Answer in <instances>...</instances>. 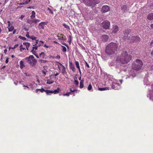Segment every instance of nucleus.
<instances>
[{
	"label": "nucleus",
	"mask_w": 153,
	"mask_h": 153,
	"mask_svg": "<svg viewBox=\"0 0 153 153\" xmlns=\"http://www.w3.org/2000/svg\"><path fill=\"white\" fill-rule=\"evenodd\" d=\"M118 47V45L117 43L111 42L106 47L105 52L109 55L113 54L117 51Z\"/></svg>",
	"instance_id": "obj_1"
},
{
	"label": "nucleus",
	"mask_w": 153,
	"mask_h": 153,
	"mask_svg": "<svg viewBox=\"0 0 153 153\" xmlns=\"http://www.w3.org/2000/svg\"><path fill=\"white\" fill-rule=\"evenodd\" d=\"M131 60V56L126 51H123L117 58V61H120L122 64L127 63Z\"/></svg>",
	"instance_id": "obj_2"
},
{
	"label": "nucleus",
	"mask_w": 153,
	"mask_h": 153,
	"mask_svg": "<svg viewBox=\"0 0 153 153\" xmlns=\"http://www.w3.org/2000/svg\"><path fill=\"white\" fill-rule=\"evenodd\" d=\"M25 59L27 62L31 67H34L37 63V60L35 58L33 55H30Z\"/></svg>",
	"instance_id": "obj_3"
},
{
	"label": "nucleus",
	"mask_w": 153,
	"mask_h": 153,
	"mask_svg": "<svg viewBox=\"0 0 153 153\" xmlns=\"http://www.w3.org/2000/svg\"><path fill=\"white\" fill-rule=\"evenodd\" d=\"M143 63L142 61L140 59H137L132 64V69L135 70H139L141 69Z\"/></svg>",
	"instance_id": "obj_4"
},
{
	"label": "nucleus",
	"mask_w": 153,
	"mask_h": 153,
	"mask_svg": "<svg viewBox=\"0 0 153 153\" xmlns=\"http://www.w3.org/2000/svg\"><path fill=\"white\" fill-rule=\"evenodd\" d=\"M99 0H87L85 4L88 6L91 7V8L94 7L95 5L99 3Z\"/></svg>",
	"instance_id": "obj_5"
},
{
	"label": "nucleus",
	"mask_w": 153,
	"mask_h": 153,
	"mask_svg": "<svg viewBox=\"0 0 153 153\" xmlns=\"http://www.w3.org/2000/svg\"><path fill=\"white\" fill-rule=\"evenodd\" d=\"M130 32V30L128 29L125 30L123 31L124 35L123 38L124 40L127 39L129 40L131 38L129 34Z\"/></svg>",
	"instance_id": "obj_6"
},
{
	"label": "nucleus",
	"mask_w": 153,
	"mask_h": 153,
	"mask_svg": "<svg viewBox=\"0 0 153 153\" xmlns=\"http://www.w3.org/2000/svg\"><path fill=\"white\" fill-rule=\"evenodd\" d=\"M140 41V38L138 36H134L130 38L129 42L131 43L139 42Z\"/></svg>",
	"instance_id": "obj_7"
},
{
	"label": "nucleus",
	"mask_w": 153,
	"mask_h": 153,
	"mask_svg": "<svg viewBox=\"0 0 153 153\" xmlns=\"http://www.w3.org/2000/svg\"><path fill=\"white\" fill-rule=\"evenodd\" d=\"M102 26L105 29H109L110 27V22L107 20H105L101 24Z\"/></svg>",
	"instance_id": "obj_8"
},
{
	"label": "nucleus",
	"mask_w": 153,
	"mask_h": 153,
	"mask_svg": "<svg viewBox=\"0 0 153 153\" xmlns=\"http://www.w3.org/2000/svg\"><path fill=\"white\" fill-rule=\"evenodd\" d=\"M110 8L109 7L108 5L103 6L102 7L101 11L103 13H105L110 11Z\"/></svg>",
	"instance_id": "obj_9"
},
{
	"label": "nucleus",
	"mask_w": 153,
	"mask_h": 153,
	"mask_svg": "<svg viewBox=\"0 0 153 153\" xmlns=\"http://www.w3.org/2000/svg\"><path fill=\"white\" fill-rule=\"evenodd\" d=\"M47 25V22H41L39 24V28L42 29H44L45 25Z\"/></svg>",
	"instance_id": "obj_10"
},
{
	"label": "nucleus",
	"mask_w": 153,
	"mask_h": 153,
	"mask_svg": "<svg viewBox=\"0 0 153 153\" xmlns=\"http://www.w3.org/2000/svg\"><path fill=\"white\" fill-rule=\"evenodd\" d=\"M40 45V44H39L38 45L33 46L32 47V49L31 51L32 54H34V53H36V51L37 50L38 47Z\"/></svg>",
	"instance_id": "obj_11"
},
{
	"label": "nucleus",
	"mask_w": 153,
	"mask_h": 153,
	"mask_svg": "<svg viewBox=\"0 0 153 153\" xmlns=\"http://www.w3.org/2000/svg\"><path fill=\"white\" fill-rule=\"evenodd\" d=\"M111 88L113 89L117 90L119 88V85L117 83H114L112 84Z\"/></svg>",
	"instance_id": "obj_12"
},
{
	"label": "nucleus",
	"mask_w": 153,
	"mask_h": 153,
	"mask_svg": "<svg viewBox=\"0 0 153 153\" xmlns=\"http://www.w3.org/2000/svg\"><path fill=\"white\" fill-rule=\"evenodd\" d=\"M119 30V27L116 25L113 26V30L112 32L113 33H117Z\"/></svg>",
	"instance_id": "obj_13"
},
{
	"label": "nucleus",
	"mask_w": 153,
	"mask_h": 153,
	"mask_svg": "<svg viewBox=\"0 0 153 153\" xmlns=\"http://www.w3.org/2000/svg\"><path fill=\"white\" fill-rule=\"evenodd\" d=\"M121 10L124 12L128 11L129 10L128 8L126 5H123L121 6Z\"/></svg>",
	"instance_id": "obj_14"
},
{
	"label": "nucleus",
	"mask_w": 153,
	"mask_h": 153,
	"mask_svg": "<svg viewBox=\"0 0 153 153\" xmlns=\"http://www.w3.org/2000/svg\"><path fill=\"white\" fill-rule=\"evenodd\" d=\"M102 40L103 41L106 42L108 41V36L107 35H103L102 37Z\"/></svg>",
	"instance_id": "obj_15"
},
{
	"label": "nucleus",
	"mask_w": 153,
	"mask_h": 153,
	"mask_svg": "<svg viewBox=\"0 0 153 153\" xmlns=\"http://www.w3.org/2000/svg\"><path fill=\"white\" fill-rule=\"evenodd\" d=\"M7 28L8 30V31L10 32L12 31L14 29V27L12 24L10 25H8Z\"/></svg>",
	"instance_id": "obj_16"
},
{
	"label": "nucleus",
	"mask_w": 153,
	"mask_h": 153,
	"mask_svg": "<svg viewBox=\"0 0 153 153\" xmlns=\"http://www.w3.org/2000/svg\"><path fill=\"white\" fill-rule=\"evenodd\" d=\"M31 15L30 17L31 19H33L36 17V13L34 11H32L31 12Z\"/></svg>",
	"instance_id": "obj_17"
},
{
	"label": "nucleus",
	"mask_w": 153,
	"mask_h": 153,
	"mask_svg": "<svg viewBox=\"0 0 153 153\" xmlns=\"http://www.w3.org/2000/svg\"><path fill=\"white\" fill-rule=\"evenodd\" d=\"M147 19L150 20L153 19V14L150 13L147 16Z\"/></svg>",
	"instance_id": "obj_18"
},
{
	"label": "nucleus",
	"mask_w": 153,
	"mask_h": 153,
	"mask_svg": "<svg viewBox=\"0 0 153 153\" xmlns=\"http://www.w3.org/2000/svg\"><path fill=\"white\" fill-rule=\"evenodd\" d=\"M70 63V69L72 70L73 71H75V70L74 66L73 65L71 62Z\"/></svg>",
	"instance_id": "obj_19"
},
{
	"label": "nucleus",
	"mask_w": 153,
	"mask_h": 153,
	"mask_svg": "<svg viewBox=\"0 0 153 153\" xmlns=\"http://www.w3.org/2000/svg\"><path fill=\"white\" fill-rule=\"evenodd\" d=\"M27 23L29 24L30 25H31L32 23H34L33 21V19H28L27 21Z\"/></svg>",
	"instance_id": "obj_20"
},
{
	"label": "nucleus",
	"mask_w": 153,
	"mask_h": 153,
	"mask_svg": "<svg viewBox=\"0 0 153 153\" xmlns=\"http://www.w3.org/2000/svg\"><path fill=\"white\" fill-rule=\"evenodd\" d=\"M109 87H103V88H98V90L100 91H104L105 90H109Z\"/></svg>",
	"instance_id": "obj_21"
},
{
	"label": "nucleus",
	"mask_w": 153,
	"mask_h": 153,
	"mask_svg": "<svg viewBox=\"0 0 153 153\" xmlns=\"http://www.w3.org/2000/svg\"><path fill=\"white\" fill-rule=\"evenodd\" d=\"M60 90L59 88L58 87L57 89L55 90L54 91H53V94H56L59 93Z\"/></svg>",
	"instance_id": "obj_22"
},
{
	"label": "nucleus",
	"mask_w": 153,
	"mask_h": 153,
	"mask_svg": "<svg viewBox=\"0 0 153 153\" xmlns=\"http://www.w3.org/2000/svg\"><path fill=\"white\" fill-rule=\"evenodd\" d=\"M45 92H46L47 95H50V94H53V91L48 90H45Z\"/></svg>",
	"instance_id": "obj_23"
},
{
	"label": "nucleus",
	"mask_w": 153,
	"mask_h": 153,
	"mask_svg": "<svg viewBox=\"0 0 153 153\" xmlns=\"http://www.w3.org/2000/svg\"><path fill=\"white\" fill-rule=\"evenodd\" d=\"M23 45H25L26 46L27 50H28V48L30 46V44L28 42H25V43H23Z\"/></svg>",
	"instance_id": "obj_24"
},
{
	"label": "nucleus",
	"mask_w": 153,
	"mask_h": 153,
	"mask_svg": "<svg viewBox=\"0 0 153 153\" xmlns=\"http://www.w3.org/2000/svg\"><path fill=\"white\" fill-rule=\"evenodd\" d=\"M20 65V68L21 69H22V68H23L25 66L23 64V62L22 61H21L20 62H19Z\"/></svg>",
	"instance_id": "obj_25"
},
{
	"label": "nucleus",
	"mask_w": 153,
	"mask_h": 153,
	"mask_svg": "<svg viewBox=\"0 0 153 153\" xmlns=\"http://www.w3.org/2000/svg\"><path fill=\"white\" fill-rule=\"evenodd\" d=\"M56 36L58 38V39L59 40L64 41L66 39L64 37H60L58 35H57Z\"/></svg>",
	"instance_id": "obj_26"
},
{
	"label": "nucleus",
	"mask_w": 153,
	"mask_h": 153,
	"mask_svg": "<svg viewBox=\"0 0 153 153\" xmlns=\"http://www.w3.org/2000/svg\"><path fill=\"white\" fill-rule=\"evenodd\" d=\"M54 82V81L52 80H50V79H48L47 80V83L48 84H51L53 83Z\"/></svg>",
	"instance_id": "obj_27"
},
{
	"label": "nucleus",
	"mask_w": 153,
	"mask_h": 153,
	"mask_svg": "<svg viewBox=\"0 0 153 153\" xmlns=\"http://www.w3.org/2000/svg\"><path fill=\"white\" fill-rule=\"evenodd\" d=\"M75 65L76 66L77 68L78 69L80 68L79 65V63L77 61H75Z\"/></svg>",
	"instance_id": "obj_28"
},
{
	"label": "nucleus",
	"mask_w": 153,
	"mask_h": 153,
	"mask_svg": "<svg viewBox=\"0 0 153 153\" xmlns=\"http://www.w3.org/2000/svg\"><path fill=\"white\" fill-rule=\"evenodd\" d=\"M62 72L63 74L64 75V74H66L67 72L66 71V70H65V66H63V67L62 68Z\"/></svg>",
	"instance_id": "obj_29"
},
{
	"label": "nucleus",
	"mask_w": 153,
	"mask_h": 153,
	"mask_svg": "<svg viewBox=\"0 0 153 153\" xmlns=\"http://www.w3.org/2000/svg\"><path fill=\"white\" fill-rule=\"evenodd\" d=\"M83 81H84L82 80L80 81L79 87L81 88L83 87Z\"/></svg>",
	"instance_id": "obj_30"
},
{
	"label": "nucleus",
	"mask_w": 153,
	"mask_h": 153,
	"mask_svg": "<svg viewBox=\"0 0 153 153\" xmlns=\"http://www.w3.org/2000/svg\"><path fill=\"white\" fill-rule=\"evenodd\" d=\"M45 56V54L44 52H42L41 53L39 54V56L42 58V59H44Z\"/></svg>",
	"instance_id": "obj_31"
},
{
	"label": "nucleus",
	"mask_w": 153,
	"mask_h": 153,
	"mask_svg": "<svg viewBox=\"0 0 153 153\" xmlns=\"http://www.w3.org/2000/svg\"><path fill=\"white\" fill-rule=\"evenodd\" d=\"M62 51L63 52H66V48L63 46H62Z\"/></svg>",
	"instance_id": "obj_32"
},
{
	"label": "nucleus",
	"mask_w": 153,
	"mask_h": 153,
	"mask_svg": "<svg viewBox=\"0 0 153 153\" xmlns=\"http://www.w3.org/2000/svg\"><path fill=\"white\" fill-rule=\"evenodd\" d=\"M40 20L37 19H33L34 23L36 24L38 22H39L40 21Z\"/></svg>",
	"instance_id": "obj_33"
},
{
	"label": "nucleus",
	"mask_w": 153,
	"mask_h": 153,
	"mask_svg": "<svg viewBox=\"0 0 153 153\" xmlns=\"http://www.w3.org/2000/svg\"><path fill=\"white\" fill-rule=\"evenodd\" d=\"M25 50V48L22 47V45H21L20 46V50L21 52Z\"/></svg>",
	"instance_id": "obj_34"
},
{
	"label": "nucleus",
	"mask_w": 153,
	"mask_h": 153,
	"mask_svg": "<svg viewBox=\"0 0 153 153\" xmlns=\"http://www.w3.org/2000/svg\"><path fill=\"white\" fill-rule=\"evenodd\" d=\"M39 62L40 63H45L46 62H47V61H46L45 60H42L39 59Z\"/></svg>",
	"instance_id": "obj_35"
},
{
	"label": "nucleus",
	"mask_w": 153,
	"mask_h": 153,
	"mask_svg": "<svg viewBox=\"0 0 153 153\" xmlns=\"http://www.w3.org/2000/svg\"><path fill=\"white\" fill-rule=\"evenodd\" d=\"M63 26L65 28H66V29H68V30H70V27L69 26H68L67 25H66V24H63Z\"/></svg>",
	"instance_id": "obj_36"
},
{
	"label": "nucleus",
	"mask_w": 153,
	"mask_h": 153,
	"mask_svg": "<svg viewBox=\"0 0 153 153\" xmlns=\"http://www.w3.org/2000/svg\"><path fill=\"white\" fill-rule=\"evenodd\" d=\"M39 91H40L41 93H43L44 91L45 92V90L43 88H41V89H38Z\"/></svg>",
	"instance_id": "obj_37"
},
{
	"label": "nucleus",
	"mask_w": 153,
	"mask_h": 153,
	"mask_svg": "<svg viewBox=\"0 0 153 153\" xmlns=\"http://www.w3.org/2000/svg\"><path fill=\"white\" fill-rule=\"evenodd\" d=\"M30 38L32 40H36V37L33 36H30Z\"/></svg>",
	"instance_id": "obj_38"
},
{
	"label": "nucleus",
	"mask_w": 153,
	"mask_h": 153,
	"mask_svg": "<svg viewBox=\"0 0 153 153\" xmlns=\"http://www.w3.org/2000/svg\"><path fill=\"white\" fill-rule=\"evenodd\" d=\"M19 38L20 39H22V40H26V38H25L24 37L22 36H19Z\"/></svg>",
	"instance_id": "obj_39"
},
{
	"label": "nucleus",
	"mask_w": 153,
	"mask_h": 153,
	"mask_svg": "<svg viewBox=\"0 0 153 153\" xmlns=\"http://www.w3.org/2000/svg\"><path fill=\"white\" fill-rule=\"evenodd\" d=\"M92 88V86L91 84H90L88 87V90H91Z\"/></svg>",
	"instance_id": "obj_40"
},
{
	"label": "nucleus",
	"mask_w": 153,
	"mask_h": 153,
	"mask_svg": "<svg viewBox=\"0 0 153 153\" xmlns=\"http://www.w3.org/2000/svg\"><path fill=\"white\" fill-rule=\"evenodd\" d=\"M74 82L75 85H79V82L77 80L75 79Z\"/></svg>",
	"instance_id": "obj_41"
},
{
	"label": "nucleus",
	"mask_w": 153,
	"mask_h": 153,
	"mask_svg": "<svg viewBox=\"0 0 153 153\" xmlns=\"http://www.w3.org/2000/svg\"><path fill=\"white\" fill-rule=\"evenodd\" d=\"M48 10L49 11V13H51L52 14H53V11L52 10H51L49 8H48Z\"/></svg>",
	"instance_id": "obj_42"
},
{
	"label": "nucleus",
	"mask_w": 153,
	"mask_h": 153,
	"mask_svg": "<svg viewBox=\"0 0 153 153\" xmlns=\"http://www.w3.org/2000/svg\"><path fill=\"white\" fill-rule=\"evenodd\" d=\"M57 63L59 64V65H60V66L62 67V68L63 67V66H65L61 62H57Z\"/></svg>",
	"instance_id": "obj_43"
},
{
	"label": "nucleus",
	"mask_w": 153,
	"mask_h": 153,
	"mask_svg": "<svg viewBox=\"0 0 153 153\" xmlns=\"http://www.w3.org/2000/svg\"><path fill=\"white\" fill-rule=\"evenodd\" d=\"M30 1V0H27L26 1H25L24 2H25V4H26L29 3Z\"/></svg>",
	"instance_id": "obj_44"
},
{
	"label": "nucleus",
	"mask_w": 153,
	"mask_h": 153,
	"mask_svg": "<svg viewBox=\"0 0 153 153\" xmlns=\"http://www.w3.org/2000/svg\"><path fill=\"white\" fill-rule=\"evenodd\" d=\"M38 41L39 40H36L35 43L33 45V46H36V45L38 44Z\"/></svg>",
	"instance_id": "obj_45"
},
{
	"label": "nucleus",
	"mask_w": 153,
	"mask_h": 153,
	"mask_svg": "<svg viewBox=\"0 0 153 153\" xmlns=\"http://www.w3.org/2000/svg\"><path fill=\"white\" fill-rule=\"evenodd\" d=\"M26 36L27 37L29 38H30V36H29V33L28 32H27L26 34Z\"/></svg>",
	"instance_id": "obj_46"
},
{
	"label": "nucleus",
	"mask_w": 153,
	"mask_h": 153,
	"mask_svg": "<svg viewBox=\"0 0 153 153\" xmlns=\"http://www.w3.org/2000/svg\"><path fill=\"white\" fill-rule=\"evenodd\" d=\"M63 96H69V93H66L65 94H63Z\"/></svg>",
	"instance_id": "obj_47"
},
{
	"label": "nucleus",
	"mask_w": 153,
	"mask_h": 153,
	"mask_svg": "<svg viewBox=\"0 0 153 153\" xmlns=\"http://www.w3.org/2000/svg\"><path fill=\"white\" fill-rule=\"evenodd\" d=\"M150 46L151 47H153V40H152L150 44Z\"/></svg>",
	"instance_id": "obj_48"
},
{
	"label": "nucleus",
	"mask_w": 153,
	"mask_h": 153,
	"mask_svg": "<svg viewBox=\"0 0 153 153\" xmlns=\"http://www.w3.org/2000/svg\"><path fill=\"white\" fill-rule=\"evenodd\" d=\"M85 65H86V66L88 68H90L89 65L88 64V63L87 62H85Z\"/></svg>",
	"instance_id": "obj_49"
},
{
	"label": "nucleus",
	"mask_w": 153,
	"mask_h": 153,
	"mask_svg": "<svg viewBox=\"0 0 153 153\" xmlns=\"http://www.w3.org/2000/svg\"><path fill=\"white\" fill-rule=\"evenodd\" d=\"M68 40L70 41H71V36H70L69 38H68Z\"/></svg>",
	"instance_id": "obj_50"
},
{
	"label": "nucleus",
	"mask_w": 153,
	"mask_h": 153,
	"mask_svg": "<svg viewBox=\"0 0 153 153\" xmlns=\"http://www.w3.org/2000/svg\"><path fill=\"white\" fill-rule=\"evenodd\" d=\"M42 73L44 74V76H45L46 74V72L44 70H42Z\"/></svg>",
	"instance_id": "obj_51"
},
{
	"label": "nucleus",
	"mask_w": 153,
	"mask_h": 153,
	"mask_svg": "<svg viewBox=\"0 0 153 153\" xmlns=\"http://www.w3.org/2000/svg\"><path fill=\"white\" fill-rule=\"evenodd\" d=\"M9 59V58H7V59H6V60L5 61L6 63H7L8 62Z\"/></svg>",
	"instance_id": "obj_52"
},
{
	"label": "nucleus",
	"mask_w": 153,
	"mask_h": 153,
	"mask_svg": "<svg viewBox=\"0 0 153 153\" xmlns=\"http://www.w3.org/2000/svg\"><path fill=\"white\" fill-rule=\"evenodd\" d=\"M25 17V16L24 15H22L21 16L20 18L21 19H22L23 18H24Z\"/></svg>",
	"instance_id": "obj_53"
},
{
	"label": "nucleus",
	"mask_w": 153,
	"mask_h": 153,
	"mask_svg": "<svg viewBox=\"0 0 153 153\" xmlns=\"http://www.w3.org/2000/svg\"><path fill=\"white\" fill-rule=\"evenodd\" d=\"M70 91H71V92H74L75 91H76V89L72 90L71 88H70Z\"/></svg>",
	"instance_id": "obj_54"
},
{
	"label": "nucleus",
	"mask_w": 153,
	"mask_h": 153,
	"mask_svg": "<svg viewBox=\"0 0 153 153\" xmlns=\"http://www.w3.org/2000/svg\"><path fill=\"white\" fill-rule=\"evenodd\" d=\"M18 46H19V44H16L15 45H14V48H17Z\"/></svg>",
	"instance_id": "obj_55"
},
{
	"label": "nucleus",
	"mask_w": 153,
	"mask_h": 153,
	"mask_svg": "<svg viewBox=\"0 0 153 153\" xmlns=\"http://www.w3.org/2000/svg\"><path fill=\"white\" fill-rule=\"evenodd\" d=\"M56 58L57 59H59L61 58V57L60 56L58 55L56 56Z\"/></svg>",
	"instance_id": "obj_56"
},
{
	"label": "nucleus",
	"mask_w": 153,
	"mask_h": 153,
	"mask_svg": "<svg viewBox=\"0 0 153 153\" xmlns=\"http://www.w3.org/2000/svg\"><path fill=\"white\" fill-rule=\"evenodd\" d=\"M33 54L37 58H39V56L37 54H36V53H34V54Z\"/></svg>",
	"instance_id": "obj_57"
},
{
	"label": "nucleus",
	"mask_w": 153,
	"mask_h": 153,
	"mask_svg": "<svg viewBox=\"0 0 153 153\" xmlns=\"http://www.w3.org/2000/svg\"><path fill=\"white\" fill-rule=\"evenodd\" d=\"M19 4V5H22L23 4H25V3H24V2L21 3Z\"/></svg>",
	"instance_id": "obj_58"
},
{
	"label": "nucleus",
	"mask_w": 153,
	"mask_h": 153,
	"mask_svg": "<svg viewBox=\"0 0 153 153\" xmlns=\"http://www.w3.org/2000/svg\"><path fill=\"white\" fill-rule=\"evenodd\" d=\"M7 52V49H5L4 50V53L5 54L6 53V52Z\"/></svg>",
	"instance_id": "obj_59"
},
{
	"label": "nucleus",
	"mask_w": 153,
	"mask_h": 153,
	"mask_svg": "<svg viewBox=\"0 0 153 153\" xmlns=\"http://www.w3.org/2000/svg\"><path fill=\"white\" fill-rule=\"evenodd\" d=\"M13 34H14L16 32V30H13Z\"/></svg>",
	"instance_id": "obj_60"
},
{
	"label": "nucleus",
	"mask_w": 153,
	"mask_h": 153,
	"mask_svg": "<svg viewBox=\"0 0 153 153\" xmlns=\"http://www.w3.org/2000/svg\"><path fill=\"white\" fill-rule=\"evenodd\" d=\"M60 36L62 37H64L65 38V36L62 34H60Z\"/></svg>",
	"instance_id": "obj_61"
},
{
	"label": "nucleus",
	"mask_w": 153,
	"mask_h": 153,
	"mask_svg": "<svg viewBox=\"0 0 153 153\" xmlns=\"http://www.w3.org/2000/svg\"><path fill=\"white\" fill-rule=\"evenodd\" d=\"M7 23H8V25H12V24H10V21H7Z\"/></svg>",
	"instance_id": "obj_62"
},
{
	"label": "nucleus",
	"mask_w": 153,
	"mask_h": 153,
	"mask_svg": "<svg viewBox=\"0 0 153 153\" xmlns=\"http://www.w3.org/2000/svg\"><path fill=\"white\" fill-rule=\"evenodd\" d=\"M39 89H36V90H35V92H36V93H38V91H39Z\"/></svg>",
	"instance_id": "obj_63"
},
{
	"label": "nucleus",
	"mask_w": 153,
	"mask_h": 153,
	"mask_svg": "<svg viewBox=\"0 0 153 153\" xmlns=\"http://www.w3.org/2000/svg\"><path fill=\"white\" fill-rule=\"evenodd\" d=\"M151 28L153 29V24H152L150 25Z\"/></svg>",
	"instance_id": "obj_64"
}]
</instances>
